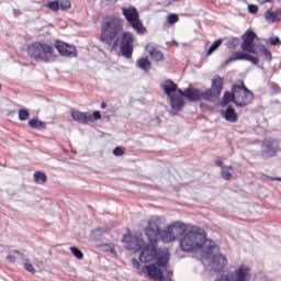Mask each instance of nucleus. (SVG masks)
I'll return each instance as SVG.
<instances>
[{"label":"nucleus","instance_id":"9d476101","mask_svg":"<svg viewBox=\"0 0 281 281\" xmlns=\"http://www.w3.org/2000/svg\"><path fill=\"white\" fill-rule=\"evenodd\" d=\"M251 269L248 266L241 265L234 272L221 276L214 281H248Z\"/></svg>","mask_w":281,"mask_h":281},{"label":"nucleus","instance_id":"412c9836","mask_svg":"<svg viewBox=\"0 0 281 281\" xmlns=\"http://www.w3.org/2000/svg\"><path fill=\"white\" fill-rule=\"evenodd\" d=\"M231 102H233L234 104H236V91H234V87H232V91H226L224 93L223 100H222V106H227V104H229Z\"/></svg>","mask_w":281,"mask_h":281},{"label":"nucleus","instance_id":"5701e85b","mask_svg":"<svg viewBox=\"0 0 281 281\" xmlns=\"http://www.w3.org/2000/svg\"><path fill=\"white\" fill-rule=\"evenodd\" d=\"M136 67H138V69H142L143 71H149L150 70V60L146 57L139 58L136 60Z\"/></svg>","mask_w":281,"mask_h":281},{"label":"nucleus","instance_id":"49530a36","mask_svg":"<svg viewBox=\"0 0 281 281\" xmlns=\"http://www.w3.org/2000/svg\"><path fill=\"white\" fill-rule=\"evenodd\" d=\"M272 89H273L274 91H280V86H278V83H273V85H272Z\"/></svg>","mask_w":281,"mask_h":281},{"label":"nucleus","instance_id":"f3484780","mask_svg":"<svg viewBox=\"0 0 281 281\" xmlns=\"http://www.w3.org/2000/svg\"><path fill=\"white\" fill-rule=\"evenodd\" d=\"M154 260H156L157 267L166 269V267H168V262H170V252L157 250L156 258Z\"/></svg>","mask_w":281,"mask_h":281},{"label":"nucleus","instance_id":"79ce46f5","mask_svg":"<svg viewBox=\"0 0 281 281\" xmlns=\"http://www.w3.org/2000/svg\"><path fill=\"white\" fill-rule=\"evenodd\" d=\"M5 260H7L8 262H16V257H15V256H12V255H8V256L5 257Z\"/></svg>","mask_w":281,"mask_h":281},{"label":"nucleus","instance_id":"de8ad7c7","mask_svg":"<svg viewBox=\"0 0 281 281\" xmlns=\"http://www.w3.org/2000/svg\"><path fill=\"white\" fill-rule=\"evenodd\" d=\"M13 14H14V16H19V15H21V12L19 11V9H14Z\"/></svg>","mask_w":281,"mask_h":281},{"label":"nucleus","instance_id":"1a4fd4ad","mask_svg":"<svg viewBox=\"0 0 281 281\" xmlns=\"http://www.w3.org/2000/svg\"><path fill=\"white\" fill-rule=\"evenodd\" d=\"M280 153V140L266 137L261 144V157L262 159H271V157H276Z\"/></svg>","mask_w":281,"mask_h":281},{"label":"nucleus","instance_id":"c9c22d12","mask_svg":"<svg viewBox=\"0 0 281 281\" xmlns=\"http://www.w3.org/2000/svg\"><path fill=\"white\" fill-rule=\"evenodd\" d=\"M179 21V15H177L176 13H170L168 15V24L169 25H175V23H178Z\"/></svg>","mask_w":281,"mask_h":281},{"label":"nucleus","instance_id":"72a5a7b5","mask_svg":"<svg viewBox=\"0 0 281 281\" xmlns=\"http://www.w3.org/2000/svg\"><path fill=\"white\" fill-rule=\"evenodd\" d=\"M47 8H49L52 12H58V10H60V2L58 0L49 1Z\"/></svg>","mask_w":281,"mask_h":281},{"label":"nucleus","instance_id":"a878e982","mask_svg":"<svg viewBox=\"0 0 281 281\" xmlns=\"http://www.w3.org/2000/svg\"><path fill=\"white\" fill-rule=\"evenodd\" d=\"M149 56L155 63H161L164 60V54L157 49H151Z\"/></svg>","mask_w":281,"mask_h":281},{"label":"nucleus","instance_id":"7c9ffc66","mask_svg":"<svg viewBox=\"0 0 281 281\" xmlns=\"http://www.w3.org/2000/svg\"><path fill=\"white\" fill-rule=\"evenodd\" d=\"M70 251H71L72 256H75V258H77V260H82V258H85V254L82 252V250H80V248H78L76 246H71Z\"/></svg>","mask_w":281,"mask_h":281},{"label":"nucleus","instance_id":"4468645a","mask_svg":"<svg viewBox=\"0 0 281 281\" xmlns=\"http://www.w3.org/2000/svg\"><path fill=\"white\" fill-rule=\"evenodd\" d=\"M143 273L149 278V280H158L164 281L166 277H164V270L156 263L145 265L142 268Z\"/></svg>","mask_w":281,"mask_h":281},{"label":"nucleus","instance_id":"2eb2a0df","mask_svg":"<svg viewBox=\"0 0 281 281\" xmlns=\"http://www.w3.org/2000/svg\"><path fill=\"white\" fill-rule=\"evenodd\" d=\"M186 100H189V102H201V100L210 102L209 97L205 95V91H201L199 88L192 87L186 89Z\"/></svg>","mask_w":281,"mask_h":281},{"label":"nucleus","instance_id":"bb28decb","mask_svg":"<svg viewBox=\"0 0 281 281\" xmlns=\"http://www.w3.org/2000/svg\"><path fill=\"white\" fill-rule=\"evenodd\" d=\"M34 181L35 183H47V175L43 171H35Z\"/></svg>","mask_w":281,"mask_h":281},{"label":"nucleus","instance_id":"2f4dec72","mask_svg":"<svg viewBox=\"0 0 281 281\" xmlns=\"http://www.w3.org/2000/svg\"><path fill=\"white\" fill-rule=\"evenodd\" d=\"M229 170H234V167L228 166V167L222 169L221 175L225 181H229V179H232V172H229Z\"/></svg>","mask_w":281,"mask_h":281},{"label":"nucleus","instance_id":"7ed1b4c3","mask_svg":"<svg viewBox=\"0 0 281 281\" xmlns=\"http://www.w3.org/2000/svg\"><path fill=\"white\" fill-rule=\"evenodd\" d=\"M256 38H258V35L252 30H247L243 36H241V49L235 52L234 55L229 57V59H226L224 65H231V63H236V60H248V63H252V65H258L260 63V59L258 57L251 55V54H258L256 52Z\"/></svg>","mask_w":281,"mask_h":281},{"label":"nucleus","instance_id":"473e14b6","mask_svg":"<svg viewBox=\"0 0 281 281\" xmlns=\"http://www.w3.org/2000/svg\"><path fill=\"white\" fill-rule=\"evenodd\" d=\"M20 122H25L26 120H30V111L26 109H20L18 112Z\"/></svg>","mask_w":281,"mask_h":281},{"label":"nucleus","instance_id":"393cba45","mask_svg":"<svg viewBox=\"0 0 281 281\" xmlns=\"http://www.w3.org/2000/svg\"><path fill=\"white\" fill-rule=\"evenodd\" d=\"M104 234H106V228L98 227L91 232L90 236L93 240H100Z\"/></svg>","mask_w":281,"mask_h":281},{"label":"nucleus","instance_id":"423d86ee","mask_svg":"<svg viewBox=\"0 0 281 281\" xmlns=\"http://www.w3.org/2000/svg\"><path fill=\"white\" fill-rule=\"evenodd\" d=\"M29 58L35 63H52L54 56V47L48 44L34 42L27 47Z\"/></svg>","mask_w":281,"mask_h":281},{"label":"nucleus","instance_id":"b1692460","mask_svg":"<svg viewBox=\"0 0 281 281\" xmlns=\"http://www.w3.org/2000/svg\"><path fill=\"white\" fill-rule=\"evenodd\" d=\"M265 20H266L268 23H276V21H280V18L278 16V11L268 10V11L265 13Z\"/></svg>","mask_w":281,"mask_h":281},{"label":"nucleus","instance_id":"39448f33","mask_svg":"<svg viewBox=\"0 0 281 281\" xmlns=\"http://www.w3.org/2000/svg\"><path fill=\"white\" fill-rule=\"evenodd\" d=\"M145 236L148 243H172V240H177L173 233L172 227L167 226L166 229H161V217L151 216L145 227Z\"/></svg>","mask_w":281,"mask_h":281},{"label":"nucleus","instance_id":"a18cd8bd","mask_svg":"<svg viewBox=\"0 0 281 281\" xmlns=\"http://www.w3.org/2000/svg\"><path fill=\"white\" fill-rule=\"evenodd\" d=\"M216 166L218 167V168H221V170H223V168H227V167H225V165L223 164V160H216Z\"/></svg>","mask_w":281,"mask_h":281},{"label":"nucleus","instance_id":"f704fd0d","mask_svg":"<svg viewBox=\"0 0 281 281\" xmlns=\"http://www.w3.org/2000/svg\"><path fill=\"white\" fill-rule=\"evenodd\" d=\"M71 8V1L70 0H61L59 3V9L61 11L69 10Z\"/></svg>","mask_w":281,"mask_h":281},{"label":"nucleus","instance_id":"f03ea898","mask_svg":"<svg viewBox=\"0 0 281 281\" xmlns=\"http://www.w3.org/2000/svg\"><path fill=\"white\" fill-rule=\"evenodd\" d=\"M123 31L124 24L122 23V20L116 16H105L104 21L101 23L99 41L104 43V45H112V49H117V47H120L121 56L131 59L133 58L135 35L128 31Z\"/></svg>","mask_w":281,"mask_h":281},{"label":"nucleus","instance_id":"c85d7f7f","mask_svg":"<svg viewBox=\"0 0 281 281\" xmlns=\"http://www.w3.org/2000/svg\"><path fill=\"white\" fill-rule=\"evenodd\" d=\"M259 54L261 56H263V60H267L268 63H270V60L273 59L272 55H271V50H269L267 47L261 46V48L259 49Z\"/></svg>","mask_w":281,"mask_h":281},{"label":"nucleus","instance_id":"cd10ccee","mask_svg":"<svg viewBox=\"0 0 281 281\" xmlns=\"http://www.w3.org/2000/svg\"><path fill=\"white\" fill-rule=\"evenodd\" d=\"M221 45H223V40H216L207 49L206 52V56H212V54L214 52H216V49H218V47H221Z\"/></svg>","mask_w":281,"mask_h":281},{"label":"nucleus","instance_id":"f257e3e1","mask_svg":"<svg viewBox=\"0 0 281 281\" xmlns=\"http://www.w3.org/2000/svg\"><path fill=\"white\" fill-rule=\"evenodd\" d=\"M180 249L188 254L203 249L202 258L211 260L212 270L221 273L227 265V257L221 254V248L214 241H207L205 231L201 227H193L180 238Z\"/></svg>","mask_w":281,"mask_h":281},{"label":"nucleus","instance_id":"a19ab883","mask_svg":"<svg viewBox=\"0 0 281 281\" xmlns=\"http://www.w3.org/2000/svg\"><path fill=\"white\" fill-rule=\"evenodd\" d=\"M132 265L134 269H139V267H142V263L136 258L132 259Z\"/></svg>","mask_w":281,"mask_h":281},{"label":"nucleus","instance_id":"dca6fc26","mask_svg":"<svg viewBox=\"0 0 281 281\" xmlns=\"http://www.w3.org/2000/svg\"><path fill=\"white\" fill-rule=\"evenodd\" d=\"M171 115H179L181 111H183V106H186V101L180 95L169 97Z\"/></svg>","mask_w":281,"mask_h":281},{"label":"nucleus","instance_id":"0eeeda50","mask_svg":"<svg viewBox=\"0 0 281 281\" xmlns=\"http://www.w3.org/2000/svg\"><path fill=\"white\" fill-rule=\"evenodd\" d=\"M122 14L125 18L130 27L135 30V32H137V34H146V27H144L142 20L139 19V11H137V8L124 7V8H122Z\"/></svg>","mask_w":281,"mask_h":281},{"label":"nucleus","instance_id":"4be33fe9","mask_svg":"<svg viewBox=\"0 0 281 281\" xmlns=\"http://www.w3.org/2000/svg\"><path fill=\"white\" fill-rule=\"evenodd\" d=\"M29 126H30V128H33L35 131H41V128L47 127V123L38 120V117H33V119L29 120Z\"/></svg>","mask_w":281,"mask_h":281},{"label":"nucleus","instance_id":"ddd939ff","mask_svg":"<svg viewBox=\"0 0 281 281\" xmlns=\"http://www.w3.org/2000/svg\"><path fill=\"white\" fill-rule=\"evenodd\" d=\"M54 47L64 58H78V52L74 45H69L63 41H56Z\"/></svg>","mask_w":281,"mask_h":281},{"label":"nucleus","instance_id":"58836bf2","mask_svg":"<svg viewBox=\"0 0 281 281\" xmlns=\"http://www.w3.org/2000/svg\"><path fill=\"white\" fill-rule=\"evenodd\" d=\"M248 12L250 14H258V5H256V4H248Z\"/></svg>","mask_w":281,"mask_h":281},{"label":"nucleus","instance_id":"5fc2aeb1","mask_svg":"<svg viewBox=\"0 0 281 281\" xmlns=\"http://www.w3.org/2000/svg\"><path fill=\"white\" fill-rule=\"evenodd\" d=\"M0 91H1V85H0Z\"/></svg>","mask_w":281,"mask_h":281},{"label":"nucleus","instance_id":"c756f323","mask_svg":"<svg viewBox=\"0 0 281 281\" xmlns=\"http://www.w3.org/2000/svg\"><path fill=\"white\" fill-rule=\"evenodd\" d=\"M238 45H240V40L238 37H231L226 43L227 49H236Z\"/></svg>","mask_w":281,"mask_h":281},{"label":"nucleus","instance_id":"9b49d317","mask_svg":"<svg viewBox=\"0 0 281 281\" xmlns=\"http://www.w3.org/2000/svg\"><path fill=\"white\" fill-rule=\"evenodd\" d=\"M225 87V79L216 75L212 79L211 88L205 90L204 95L209 98V102H212V98H218L223 93V88Z\"/></svg>","mask_w":281,"mask_h":281},{"label":"nucleus","instance_id":"6ab92c4d","mask_svg":"<svg viewBox=\"0 0 281 281\" xmlns=\"http://www.w3.org/2000/svg\"><path fill=\"white\" fill-rule=\"evenodd\" d=\"M221 115L226 122H231V124H236V122H238V114L232 105H228L225 110L221 111Z\"/></svg>","mask_w":281,"mask_h":281},{"label":"nucleus","instance_id":"4c0bfd02","mask_svg":"<svg viewBox=\"0 0 281 281\" xmlns=\"http://www.w3.org/2000/svg\"><path fill=\"white\" fill-rule=\"evenodd\" d=\"M24 269L26 271H29L30 273H35L36 270L34 269V265L30 263V262H25L24 263Z\"/></svg>","mask_w":281,"mask_h":281},{"label":"nucleus","instance_id":"864d4df0","mask_svg":"<svg viewBox=\"0 0 281 281\" xmlns=\"http://www.w3.org/2000/svg\"><path fill=\"white\" fill-rule=\"evenodd\" d=\"M14 254H21V251H19V250H14Z\"/></svg>","mask_w":281,"mask_h":281},{"label":"nucleus","instance_id":"e433bc0d","mask_svg":"<svg viewBox=\"0 0 281 281\" xmlns=\"http://www.w3.org/2000/svg\"><path fill=\"white\" fill-rule=\"evenodd\" d=\"M268 43H270V45H272V47H278V45H281L280 37H278V36L268 38Z\"/></svg>","mask_w":281,"mask_h":281},{"label":"nucleus","instance_id":"aec40b11","mask_svg":"<svg viewBox=\"0 0 281 281\" xmlns=\"http://www.w3.org/2000/svg\"><path fill=\"white\" fill-rule=\"evenodd\" d=\"M169 227H171V233L176 239L181 238V236L186 234V229H188L186 224L181 222H175L173 224H170Z\"/></svg>","mask_w":281,"mask_h":281},{"label":"nucleus","instance_id":"a211bd4d","mask_svg":"<svg viewBox=\"0 0 281 281\" xmlns=\"http://www.w3.org/2000/svg\"><path fill=\"white\" fill-rule=\"evenodd\" d=\"M161 89L165 95H167L168 98H172L177 95L175 93H177L178 85L175 83V81H172L171 79H167L165 83H161Z\"/></svg>","mask_w":281,"mask_h":281},{"label":"nucleus","instance_id":"6e6552de","mask_svg":"<svg viewBox=\"0 0 281 281\" xmlns=\"http://www.w3.org/2000/svg\"><path fill=\"white\" fill-rule=\"evenodd\" d=\"M233 91L236 93V106L243 109V106H248L254 101V92L245 86V81L239 80L233 86Z\"/></svg>","mask_w":281,"mask_h":281},{"label":"nucleus","instance_id":"ea45409f","mask_svg":"<svg viewBox=\"0 0 281 281\" xmlns=\"http://www.w3.org/2000/svg\"><path fill=\"white\" fill-rule=\"evenodd\" d=\"M113 155H114L115 157H122V155H124V150L122 149V147H115V148L113 149Z\"/></svg>","mask_w":281,"mask_h":281},{"label":"nucleus","instance_id":"09e8293b","mask_svg":"<svg viewBox=\"0 0 281 281\" xmlns=\"http://www.w3.org/2000/svg\"><path fill=\"white\" fill-rule=\"evenodd\" d=\"M277 16L279 18V21H281V8L277 9Z\"/></svg>","mask_w":281,"mask_h":281},{"label":"nucleus","instance_id":"3c124183","mask_svg":"<svg viewBox=\"0 0 281 281\" xmlns=\"http://www.w3.org/2000/svg\"><path fill=\"white\" fill-rule=\"evenodd\" d=\"M101 109H106V103L105 102L101 103Z\"/></svg>","mask_w":281,"mask_h":281},{"label":"nucleus","instance_id":"37998d69","mask_svg":"<svg viewBox=\"0 0 281 281\" xmlns=\"http://www.w3.org/2000/svg\"><path fill=\"white\" fill-rule=\"evenodd\" d=\"M268 181H281V177L265 176Z\"/></svg>","mask_w":281,"mask_h":281},{"label":"nucleus","instance_id":"20e7f679","mask_svg":"<svg viewBox=\"0 0 281 281\" xmlns=\"http://www.w3.org/2000/svg\"><path fill=\"white\" fill-rule=\"evenodd\" d=\"M123 241L128 245V249L140 251L139 260L142 262H153L157 257V243L146 244L142 237L133 235H124Z\"/></svg>","mask_w":281,"mask_h":281},{"label":"nucleus","instance_id":"8fccbe9b","mask_svg":"<svg viewBox=\"0 0 281 281\" xmlns=\"http://www.w3.org/2000/svg\"><path fill=\"white\" fill-rule=\"evenodd\" d=\"M259 3H271L273 0H258Z\"/></svg>","mask_w":281,"mask_h":281},{"label":"nucleus","instance_id":"f8f14e48","mask_svg":"<svg viewBox=\"0 0 281 281\" xmlns=\"http://www.w3.org/2000/svg\"><path fill=\"white\" fill-rule=\"evenodd\" d=\"M71 117L75 122H81V124H88V122H98L102 120V113L100 111H94L92 114L89 112L72 111Z\"/></svg>","mask_w":281,"mask_h":281},{"label":"nucleus","instance_id":"c03bdc74","mask_svg":"<svg viewBox=\"0 0 281 281\" xmlns=\"http://www.w3.org/2000/svg\"><path fill=\"white\" fill-rule=\"evenodd\" d=\"M177 93H179L180 98H186V90L183 91L181 88H177Z\"/></svg>","mask_w":281,"mask_h":281},{"label":"nucleus","instance_id":"603ef678","mask_svg":"<svg viewBox=\"0 0 281 281\" xmlns=\"http://www.w3.org/2000/svg\"><path fill=\"white\" fill-rule=\"evenodd\" d=\"M172 45H176V47H179V43L177 41H173Z\"/></svg>","mask_w":281,"mask_h":281}]
</instances>
